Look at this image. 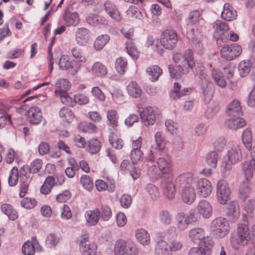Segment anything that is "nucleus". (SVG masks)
Here are the masks:
<instances>
[{
  "label": "nucleus",
  "instance_id": "nucleus-1",
  "mask_svg": "<svg viewBox=\"0 0 255 255\" xmlns=\"http://www.w3.org/2000/svg\"><path fill=\"white\" fill-rule=\"evenodd\" d=\"M200 16V11L197 10L191 11L188 17L190 22L187 28L188 37L192 39L195 50L200 54L203 53L202 41L204 38V27L198 22Z\"/></svg>",
  "mask_w": 255,
  "mask_h": 255
},
{
  "label": "nucleus",
  "instance_id": "nucleus-2",
  "mask_svg": "<svg viewBox=\"0 0 255 255\" xmlns=\"http://www.w3.org/2000/svg\"><path fill=\"white\" fill-rule=\"evenodd\" d=\"M157 164L159 172L161 174V186L163 194L168 199H173L175 194V184L173 182V174L171 165L164 158L157 159Z\"/></svg>",
  "mask_w": 255,
  "mask_h": 255
},
{
  "label": "nucleus",
  "instance_id": "nucleus-3",
  "mask_svg": "<svg viewBox=\"0 0 255 255\" xmlns=\"http://www.w3.org/2000/svg\"><path fill=\"white\" fill-rule=\"evenodd\" d=\"M193 52L191 49L185 50L184 53H176L173 55L175 63V68L172 65L168 66L169 72L171 77L185 75L189 72V69L193 68Z\"/></svg>",
  "mask_w": 255,
  "mask_h": 255
},
{
  "label": "nucleus",
  "instance_id": "nucleus-4",
  "mask_svg": "<svg viewBox=\"0 0 255 255\" xmlns=\"http://www.w3.org/2000/svg\"><path fill=\"white\" fill-rule=\"evenodd\" d=\"M247 216L243 214L244 223H239L238 225L237 233L232 234L230 237V243L235 250H239L242 246L248 245L251 239Z\"/></svg>",
  "mask_w": 255,
  "mask_h": 255
},
{
  "label": "nucleus",
  "instance_id": "nucleus-5",
  "mask_svg": "<svg viewBox=\"0 0 255 255\" xmlns=\"http://www.w3.org/2000/svg\"><path fill=\"white\" fill-rule=\"evenodd\" d=\"M138 249L135 244L131 240L119 239L114 245L115 255H137Z\"/></svg>",
  "mask_w": 255,
  "mask_h": 255
},
{
  "label": "nucleus",
  "instance_id": "nucleus-6",
  "mask_svg": "<svg viewBox=\"0 0 255 255\" xmlns=\"http://www.w3.org/2000/svg\"><path fill=\"white\" fill-rule=\"evenodd\" d=\"M212 226L213 234L217 238L225 237L230 231L229 222L224 218H216L213 221Z\"/></svg>",
  "mask_w": 255,
  "mask_h": 255
},
{
  "label": "nucleus",
  "instance_id": "nucleus-7",
  "mask_svg": "<svg viewBox=\"0 0 255 255\" xmlns=\"http://www.w3.org/2000/svg\"><path fill=\"white\" fill-rule=\"evenodd\" d=\"M197 217L194 212H190L189 214L181 212L177 214L176 217L177 228L181 231L185 230L190 224L196 222Z\"/></svg>",
  "mask_w": 255,
  "mask_h": 255
},
{
  "label": "nucleus",
  "instance_id": "nucleus-8",
  "mask_svg": "<svg viewBox=\"0 0 255 255\" xmlns=\"http://www.w3.org/2000/svg\"><path fill=\"white\" fill-rule=\"evenodd\" d=\"M58 65L61 70L67 71L72 76L75 75L81 68L80 64L74 60L70 61L67 55L61 56L59 60Z\"/></svg>",
  "mask_w": 255,
  "mask_h": 255
},
{
  "label": "nucleus",
  "instance_id": "nucleus-9",
  "mask_svg": "<svg viewBox=\"0 0 255 255\" xmlns=\"http://www.w3.org/2000/svg\"><path fill=\"white\" fill-rule=\"evenodd\" d=\"M161 42L164 48L171 50L175 47L178 41L177 33L172 30H164L161 36Z\"/></svg>",
  "mask_w": 255,
  "mask_h": 255
},
{
  "label": "nucleus",
  "instance_id": "nucleus-10",
  "mask_svg": "<svg viewBox=\"0 0 255 255\" xmlns=\"http://www.w3.org/2000/svg\"><path fill=\"white\" fill-rule=\"evenodd\" d=\"M242 52L241 46L237 44L226 45L222 47L220 53L222 58L227 60H232L239 56Z\"/></svg>",
  "mask_w": 255,
  "mask_h": 255
},
{
  "label": "nucleus",
  "instance_id": "nucleus-11",
  "mask_svg": "<svg viewBox=\"0 0 255 255\" xmlns=\"http://www.w3.org/2000/svg\"><path fill=\"white\" fill-rule=\"evenodd\" d=\"M231 190L227 182L224 180L219 181L217 184V197L218 201L225 204L230 199Z\"/></svg>",
  "mask_w": 255,
  "mask_h": 255
},
{
  "label": "nucleus",
  "instance_id": "nucleus-12",
  "mask_svg": "<svg viewBox=\"0 0 255 255\" xmlns=\"http://www.w3.org/2000/svg\"><path fill=\"white\" fill-rule=\"evenodd\" d=\"M138 111L141 120L145 126L153 125L156 121V114L153 108L147 106L144 109L142 108H139Z\"/></svg>",
  "mask_w": 255,
  "mask_h": 255
},
{
  "label": "nucleus",
  "instance_id": "nucleus-13",
  "mask_svg": "<svg viewBox=\"0 0 255 255\" xmlns=\"http://www.w3.org/2000/svg\"><path fill=\"white\" fill-rule=\"evenodd\" d=\"M232 163L239 162L242 158L241 149L237 144L227 147V151L224 157Z\"/></svg>",
  "mask_w": 255,
  "mask_h": 255
},
{
  "label": "nucleus",
  "instance_id": "nucleus-14",
  "mask_svg": "<svg viewBox=\"0 0 255 255\" xmlns=\"http://www.w3.org/2000/svg\"><path fill=\"white\" fill-rule=\"evenodd\" d=\"M196 185L198 194L203 197L206 198L212 193V184L205 178L199 179L196 182Z\"/></svg>",
  "mask_w": 255,
  "mask_h": 255
},
{
  "label": "nucleus",
  "instance_id": "nucleus-15",
  "mask_svg": "<svg viewBox=\"0 0 255 255\" xmlns=\"http://www.w3.org/2000/svg\"><path fill=\"white\" fill-rule=\"evenodd\" d=\"M36 250L41 252L42 248L35 237H33L31 241L25 242L22 246V252L25 255H34Z\"/></svg>",
  "mask_w": 255,
  "mask_h": 255
},
{
  "label": "nucleus",
  "instance_id": "nucleus-16",
  "mask_svg": "<svg viewBox=\"0 0 255 255\" xmlns=\"http://www.w3.org/2000/svg\"><path fill=\"white\" fill-rule=\"evenodd\" d=\"M226 215L233 222H235L240 216V206L236 201H230L225 209Z\"/></svg>",
  "mask_w": 255,
  "mask_h": 255
},
{
  "label": "nucleus",
  "instance_id": "nucleus-17",
  "mask_svg": "<svg viewBox=\"0 0 255 255\" xmlns=\"http://www.w3.org/2000/svg\"><path fill=\"white\" fill-rule=\"evenodd\" d=\"M26 114L29 123L33 125L39 124L43 118L41 109L38 107H31Z\"/></svg>",
  "mask_w": 255,
  "mask_h": 255
},
{
  "label": "nucleus",
  "instance_id": "nucleus-18",
  "mask_svg": "<svg viewBox=\"0 0 255 255\" xmlns=\"http://www.w3.org/2000/svg\"><path fill=\"white\" fill-rule=\"evenodd\" d=\"M196 197V193L194 188L191 185L184 187L181 192V199L182 201L188 205L194 202Z\"/></svg>",
  "mask_w": 255,
  "mask_h": 255
},
{
  "label": "nucleus",
  "instance_id": "nucleus-19",
  "mask_svg": "<svg viewBox=\"0 0 255 255\" xmlns=\"http://www.w3.org/2000/svg\"><path fill=\"white\" fill-rule=\"evenodd\" d=\"M226 113L231 118L242 116L243 112L239 101L235 100L230 102L227 106Z\"/></svg>",
  "mask_w": 255,
  "mask_h": 255
},
{
  "label": "nucleus",
  "instance_id": "nucleus-20",
  "mask_svg": "<svg viewBox=\"0 0 255 255\" xmlns=\"http://www.w3.org/2000/svg\"><path fill=\"white\" fill-rule=\"evenodd\" d=\"M198 212L204 218H209L212 214V207L211 204L205 200L200 201L197 206Z\"/></svg>",
  "mask_w": 255,
  "mask_h": 255
},
{
  "label": "nucleus",
  "instance_id": "nucleus-21",
  "mask_svg": "<svg viewBox=\"0 0 255 255\" xmlns=\"http://www.w3.org/2000/svg\"><path fill=\"white\" fill-rule=\"evenodd\" d=\"M181 86L179 83L175 82L173 89L170 92V97L173 100H177L180 98L187 95L191 91L190 88L181 89Z\"/></svg>",
  "mask_w": 255,
  "mask_h": 255
},
{
  "label": "nucleus",
  "instance_id": "nucleus-22",
  "mask_svg": "<svg viewBox=\"0 0 255 255\" xmlns=\"http://www.w3.org/2000/svg\"><path fill=\"white\" fill-rule=\"evenodd\" d=\"M146 44L147 47H151V49L159 55H162L164 51L161 39L159 40L158 38H154L152 36H149L147 37Z\"/></svg>",
  "mask_w": 255,
  "mask_h": 255
},
{
  "label": "nucleus",
  "instance_id": "nucleus-23",
  "mask_svg": "<svg viewBox=\"0 0 255 255\" xmlns=\"http://www.w3.org/2000/svg\"><path fill=\"white\" fill-rule=\"evenodd\" d=\"M255 67V59L254 58L241 61L239 64L238 69L241 77L248 75L252 68Z\"/></svg>",
  "mask_w": 255,
  "mask_h": 255
},
{
  "label": "nucleus",
  "instance_id": "nucleus-24",
  "mask_svg": "<svg viewBox=\"0 0 255 255\" xmlns=\"http://www.w3.org/2000/svg\"><path fill=\"white\" fill-rule=\"evenodd\" d=\"M107 181L105 182L102 180H97L95 182L97 190L102 191L108 190L110 192H113L115 188V181L110 177H107Z\"/></svg>",
  "mask_w": 255,
  "mask_h": 255
},
{
  "label": "nucleus",
  "instance_id": "nucleus-25",
  "mask_svg": "<svg viewBox=\"0 0 255 255\" xmlns=\"http://www.w3.org/2000/svg\"><path fill=\"white\" fill-rule=\"evenodd\" d=\"M90 38L89 30L84 27L79 28L75 33V39L78 44L85 45Z\"/></svg>",
  "mask_w": 255,
  "mask_h": 255
},
{
  "label": "nucleus",
  "instance_id": "nucleus-26",
  "mask_svg": "<svg viewBox=\"0 0 255 255\" xmlns=\"http://www.w3.org/2000/svg\"><path fill=\"white\" fill-rule=\"evenodd\" d=\"M223 19L227 21H232L235 19L237 13L235 9L228 3L224 4L223 10L221 13Z\"/></svg>",
  "mask_w": 255,
  "mask_h": 255
},
{
  "label": "nucleus",
  "instance_id": "nucleus-27",
  "mask_svg": "<svg viewBox=\"0 0 255 255\" xmlns=\"http://www.w3.org/2000/svg\"><path fill=\"white\" fill-rule=\"evenodd\" d=\"M100 215L101 212L98 208L86 211L85 218L88 225L89 226L96 225L98 223Z\"/></svg>",
  "mask_w": 255,
  "mask_h": 255
},
{
  "label": "nucleus",
  "instance_id": "nucleus-28",
  "mask_svg": "<svg viewBox=\"0 0 255 255\" xmlns=\"http://www.w3.org/2000/svg\"><path fill=\"white\" fill-rule=\"evenodd\" d=\"M55 86V95L56 97L67 93L70 89V82L66 79H59L56 81Z\"/></svg>",
  "mask_w": 255,
  "mask_h": 255
},
{
  "label": "nucleus",
  "instance_id": "nucleus-29",
  "mask_svg": "<svg viewBox=\"0 0 255 255\" xmlns=\"http://www.w3.org/2000/svg\"><path fill=\"white\" fill-rule=\"evenodd\" d=\"M246 121L240 117L231 118L226 122V126L231 130H237L246 125Z\"/></svg>",
  "mask_w": 255,
  "mask_h": 255
},
{
  "label": "nucleus",
  "instance_id": "nucleus-30",
  "mask_svg": "<svg viewBox=\"0 0 255 255\" xmlns=\"http://www.w3.org/2000/svg\"><path fill=\"white\" fill-rule=\"evenodd\" d=\"M104 7L107 13L113 19L118 21L121 19V15L114 3L108 0L105 2Z\"/></svg>",
  "mask_w": 255,
  "mask_h": 255
},
{
  "label": "nucleus",
  "instance_id": "nucleus-31",
  "mask_svg": "<svg viewBox=\"0 0 255 255\" xmlns=\"http://www.w3.org/2000/svg\"><path fill=\"white\" fill-rule=\"evenodd\" d=\"M194 180V175L190 172L184 173L177 176L175 179V183L179 186L190 185Z\"/></svg>",
  "mask_w": 255,
  "mask_h": 255
},
{
  "label": "nucleus",
  "instance_id": "nucleus-32",
  "mask_svg": "<svg viewBox=\"0 0 255 255\" xmlns=\"http://www.w3.org/2000/svg\"><path fill=\"white\" fill-rule=\"evenodd\" d=\"M155 255H171L168 243L164 240L158 241L155 244L154 249Z\"/></svg>",
  "mask_w": 255,
  "mask_h": 255
},
{
  "label": "nucleus",
  "instance_id": "nucleus-33",
  "mask_svg": "<svg viewBox=\"0 0 255 255\" xmlns=\"http://www.w3.org/2000/svg\"><path fill=\"white\" fill-rule=\"evenodd\" d=\"M87 22L91 25L98 26L108 24V20L103 16L97 14H91L86 18Z\"/></svg>",
  "mask_w": 255,
  "mask_h": 255
},
{
  "label": "nucleus",
  "instance_id": "nucleus-34",
  "mask_svg": "<svg viewBox=\"0 0 255 255\" xmlns=\"http://www.w3.org/2000/svg\"><path fill=\"white\" fill-rule=\"evenodd\" d=\"M1 211L10 220L14 221L18 218L17 211L14 209L12 206L7 203H4L1 205Z\"/></svg>",
  "mask_w": 255,
  "mask_h": 255
},
{
  "label": "nucleus",
  "instance_id": "nucleus-35",
  "mask_svg": "<svg viewBox=\"0 0 255 255\" xmlns=\"http://www.w3.org/2000/svg\"><path fill=\"white\" fill-rule=\"evenodd\" d=\"M107 72V67L100 62L94 63L91 68L92 74L96 77H104Z\"/></svg>",
  "mask_w": 255,
  "mask_h": 255
},
{
  "label": "nucleus",
  "instance_id": "nucleus-36",
  "mask_svg": "<svg viewBox=\"0 0 255 255\" xmlns=\"http://www.w3.org/2000/svg\"><path fill=\"white\" fill-rule=\"evenodd\" d=\"M57 184L55 178L52 176H48L40 188V192L42 194H49L54 186Z\"/></svg>",
  "mask_w": 255,
  "mask_h": 255
},
{
  "label": "nucleus",
  "instance_id": "nucleus-37",
  "mask_svg": "<svg viewBox=\"0 0 255 255\" xmlns=\"http://www.w3.org/2000/svg\"><path fill=\"white\" fill-rule=\"evenodd\" d=\"M205 232L201 228H195L189 232V237L194 243H198L205 236Z\"/></svg>",
  "mask_w": 255,
  "mask_h": 255
},
{
  "label": "nucleus",
  "instance_id": "nucleus-38",
  "mask_svg": "<svg viewBox=\"0 0 255 255\" xmlns=\"http://www.w3.org/2000/svg\"><path fill=\"white\" fill-rule=\"evenodd\" d=\"M135 237L137 240L142 245H148L150 243V236L145 230L139 229L136 230Z\"/></svg>",
  "mask_w": 255,
  "mask_h": 255
},
{
  "label": "nucleus",
  "instance_id": "nucleus-39",
  "mask_svg": "<svg viewBox=\"0 0 255 255\" xmlns=\"http://www.w3.org/2000/svg\"><path fill=\"white\" fill-rule=\"evenodd\" d=\"M128 94L133 98L140 97L142 91L140 86L134 81L130 82L127 87Z\"/></svg>",
  "mask_w": 255,
  "mask_h": 255
},
{
  "label": "nucleus",
  "instance_id": "nucleus-40",
  "mask_svg": "<svg viewBox=\"0 0 255 255\" xmlns=\"http://www.w3.org/2000/svg\"><path fill=\"white\" fill-rule=\"evenodd\" d=\"M211 83H202L201 89L204 97V101L208 103L213 97L214 91L211 87Z\"/></svg>",
  "mask_w": 255,
  "mask_h": 255
},
{
  "label": "nucleus",
  "instance_id": "nucleus-41",
  "mask_svg": "<svg viewBox=\"0 0 255 255\" xmlns=\"http://www.w3.org/2000/svg\"><path fill=\"white\" fill-rule=\"evenodd\" d=\"M146 72L150 76L149 78L150 80L155 82L158 80V77L162 73V70L160 67L157 65H152L147 68Z\"/></svg>",
  "mask_w": 255,
  "mask_h": 255
},
{
  "label": "nucleus",
  "instance_id": "nucleus-42",
  "mask_svg": "<svg viewBox=\"0 0 255 255\" xmlns=\"http://www.w3.org/2000/svg\"><path fill=\"white\" fill-rule=\"evenodd\" d=\"M110 36L108 34L99 35L94 41V47L97 51L102 50L110 40Z\"/></svg>",
  "mask_w": 255,
  "mask_h": 255
},
{
  "label": "nucleus",
  "instance_id": "nucleus-43",
  "mask_svg": "<svg viewBox=\"0 0 255 255\" xmlns=\"http://www.w3.org/2000/svg\"><path fill=\"white\" fill-rule=\"evenodd\" d=\"M158 218L160 223L164 225H169L171 223L172 217L169 212L166 210L159 211Z\"/></svg>",
  "mask_w": 255,
  "mask_h": 255
},
{
  "label": "nucleus",
  "instance_id": "nucleus-44",
  "mask_svg": "<svg viewBox=\"0 0 255 255\" xmlns=\"http://www.w3.org/2000/svg\"><path fill=\"white\" fill-rule=\"evenodd\" d=\"M242 141L248 149H251L252 145V133L250 128H246L242 134Z\"/></svg>",
  "mask_w": 255,
  "mask_h": 255
},
{
  "label": "nucleus",
  "instance_id": "nucleus-45",
  "mask_svg": "<svg viewBox=\"0 0 255 255\" xmlns=\"http://www.w3.org/2000/svg\"><path fill=\"white\" fill-rule=\"evenodd\" d=\"M59 115L67 123H70L75 117L71 110L66 107H63L60 109Z\"/></svg>",
  "mask_w": 255,
  "mask_h": 255
},
{
  "label": "nucleus",
  "instance_id": "nucleus-46",
  "mask_svg": "<svg viewBox=\"0 0 255 255\" xmlns=\"http://www.w3.org/2000/svg\"><path fill=\"white\" fill-rule=\"evenodd\" d=\"M213 27L215 29L214 31L215 35L220 32L219 35H221L224 33L225 31L228 30L229 29L228 24L220 20L215 21L214 22Z\"/></svg>",
  "mask_w": 255,
  "mask_h": 255
},
{
  "label": "nucleus",
  "instance_id": "nucleus-47",
  "mask_svg": "<svg viewBox=\"0 0 255 255\" xmlns=\"http://www.w3.org/2000/svg\"><path fill=\"white\" fill-rule=\"evenodd\" d=\"M250 193L249 182L245 181H243L239 188L240 198L245 201L249 197Z\"/></svg>",
  "mask_w": 255,
  "mask_h": 255
},
{
  "label": "nucleus",
  "instance_id": "nucleus-48",
  "mask_svg": "<svg viewBox=\"0 0 255 255\" xmlns=\"http://www.w3.org/2000/svg\"><path fill=\"white\" fill-rule=\"evenodd\" d=\"M126 13L129 18L132 19H141L142 14L140 11L135 6L131 5L126 11Z\"/></svg>",
  "mask_w": 255,
  "mask_h": 255
},
{
  "label": "nucleus",
  "instance_id": "nucleus-49",
  "mask_svg": "<svg viewBox=\"0 0 255 255\" xmlns=\"http://www.w3.org/2000/svg\"><path fill=\"white\" fill-rule=\"evenodd\" d=\"M233 164H235L223 158L221 166V171L223 177H227L229 176L231 173Z\"/></svg>",
  "mask_w": 255,
  "mask_h": 255
},
{
  "label": "nucleus",
  "instance_id": "nucleus-50",
  "mask_svg": "<svg viewBox=\"0 0 255 255\" xmlns=\"http://www.w3.org/2000/svg\"><path fill=\"white\" fill-rule=\"evenodd\" d=\"M115 68L118 73L124 74L128 69L127 60L123 57L117 58L116 61Z\"/></svg>",
  "mask_w": 255,
  "mask_h": 255
},
{
  "label": "nucleus",
  "instance_id": "nucleus-51",
  "mask_svg": "<svg viewBox=\"0 0 255 255\" xmlns=\"http://www.w3.org/2000/svg\"><path fill=\"white\" fill-rule=\"evenodd\" d=\"M64 19L65 23L68 26L71 25L75 26L80 21L79 15L77 12H73L70 14H66Z\"/></svg>",
  "mask_w": 255,
  "mask_h": 255
},
{
  "label": "nucleus",
  "instance_id": "nucleus-52",
  "mask_svg": "<svg viewBox=\"0 0 255 255\" xmlns=\"http://www.w3.org/2000/svg\"><path fill=\"white\" fill-rule=\"evenodd\" d=\"M213 79L216 84L222 88H224L227 85L226 81L222 76L221 73L218 70H213L212 72Z\"/></svg>",
  "mask_w": 255,
  "mask_h": 255
},
{
  "label": "nucleus",
  "instance_id": "nucleus-53",
  "mask_svg": "<svg viewBox=\"0 0 255 255\" xmlns=\"http://www.w3.org/2000/svg\"><path fill=\"white\" fill-rule=\"evenodd\" d=\"M19 172L16 167L14 166L11 169L8 178V184L10 186H15L18 181Z\"/></svg>",
  "mask_w": 255,
  "mask_h": 255
},
{
  "label": "nucleus",
  "instance_id": "nucleus-54",
  "mask_svg": "<svg viewBox=\"0 0 255 255\" xmlns=\"http://www.w3.org/2000/svg\"><path fill=\"white\" fill-rule=\"evenodd\" d=\"M81 255H96L97 247V245L91 243L88 246L79 249Z\"/></svg>",
  "mask_w": 255,
  "mask_h": 255
},
{
  "label": "nucleus",
  "instance_id": "nucleus-55",
  "mask_svg": "<svg viewBox=\"0 0 255 255\" xmlns=\"http://www.w3.org/2000/svg\"><path fill=\"white\" fill-rule=\"evenodd\" d=\"M107 117L110 125L113 127H117L119 125L117 112L114 110H109L107 112Z\"/></svg>",
  "mask_w": 255,
  "mask_h": 255
},
{
  "label": "nucleus",
  "instance_id": "nucleus-56",
  "mask_svg": "<svg viewBox=\"0 0 255 255\" xmlns=\"http://www.w3.org/2000/svg\"><path fill=\"white\" fill-rule=\"evenodd\" d=\"M100 141L97 139H92L89 141L88 150L92 154L98 153L101 149Z\"/></svg>",
  "mask_w": 255,
  "mask_h": 255
},
{
  "label": "nucleus",
  "instance_id": "nucleus-57",
  "mask_svg": "<svg viewBox=\"0 0 255 255\" xmlns=\"http://www.w3.org/2000/svg\"><path fill=\"white\" fill-rule=\"evenodd\" d=\"M218 158V153L215 151H211L207 155L206 162L209 166L212 168H215L217 166Z\"/></svg>",
  "mask_w": 255,
  "mask_h": 255
},
{
  "label": "nucleus",
  "instance_id": "nucleus-58",
  "mask_svg": "<svg viewBox=\"0 0 255 255\" xmlns=\"http://www.w3.org/2000/svg\"><path fill=\"white\" fill-rule=\"evenodd\" d=\"M89 235L87 231H82L81 236L76 241V243L79 245V249L88 246L89 243Z\"/></svg>",
  "mask_w": 255,
  "mask_h": 255
},
{
  "label": "nucleus",
  "instance_id": "nucleus-59",
  "mask_svg": "<svg viewBox=\"0 0 255 255\" xmlns=\"http://www.w3.org/2000/svg\"><path fill=\"white\" fill-rule=\"evenodd\" d=\"M145 189L152 199H156L159 196V190L155 185L149 183L146 186Z\"/></svg>",
  "mask_w": 255,
  "mask_h": 255
},
{
  "label": "nucleus",
  "instance_id": "nucleus-60",
  "mask_svg": "<svg viewBox=\"0 0 255 255\" xmlns=\"http://www.w3.org/2000/svg\"><path fill=\"white\" fill-rule=\"evenodd\" d=\"M100 211L101 212L100 217L102 220L107 221L111 218L112 212L109 206L102 205Z\"/></svg>",
  "mask_w": 255,
  "mask_h": 255
},
{
  "label": "nucleus",
  "instance_id": "nucleus-61",
  "mask_svg": "<svg viewBox=\"0 0 255 255\" xmlns=\"http://www.w3.org/2000/svg\"><path fill=\"white\" fill-rule=\"evenodd\" d=\"M80 182L83 187L88 191L91 190L93 188V182L89 176L82 175L81 177Z\"/></svg>",
  "mask_w": 255,
  "mask_h": 255
},
{
  "label": "nucleus",
  "instance_id": "nucleus-62",
  "mask_svg": "<svg viewBox=\"0 0 255 255\" xmlns=\"http://www.w3.org/2000/svg\"><path fill=\"white\" fill-rule=\"evenodd\" d=\"M199 243L200 245L199 248L205 249V253L210 251L213 247L211 240L209 237H205V236Z\"/></svg>",
  "mask_w": 255,
  "mask_h": 255
},
{
  "label": "nucleus",
  "instance_id": "nucleus-63",
  "mask_svg": "<svg viewBox=\"0 0 255 255\" xmlns=\"http://www.w3.org/2000/svg\"><path fill=\"white\" fill-rule=\"evenodd\" d=\"M42 161L39 159H36L30 164L29 167V171L33 174L36 173L41 168Z\"/></svg>",
  "mask_w": 255,
  "mask_h": 255
},
{
  "label": "nucleus",
  "instance_id": "nucleus-64",
  "mask_svg": "<svg viewBox=\"0 0 255 255\" xmlns=\"http://www.w3.org/2000/svg\"><path fill=\"white\" fill-rule=\"evenodd\" d=\"M183 247L182 243L178 239H174L169 242L168 246L170 253L180 250Z\"/></svg>",
  "mask_w": 255,
  "mask_h": 255
}]
</instances>
